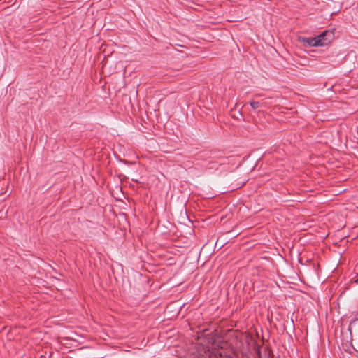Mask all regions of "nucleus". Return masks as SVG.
Masks as SVG:
<instances>
[{
    "label": "nucleus",
    "instance_id": "nucleus-9",
    "mask_svg": "<svg viewBox=\"0 0 358 358\" xmlns=\"http://www.w3.org/2000/svg\"><path fill=\"white\" fill-rule=\"evenodd\" d=\"M357 352H358V351H357Z\"/></svg>",
    "mask_w": 358,
    "mask_h": 358
},
{
    "label": "nucleus",
    "instance_id": "nucleus-2",
    "mask_svg": "<svg viewBox=\"0 0 358 358\" xmlns=\"http://www.w3.org/2000/svg\"><path fill=\"white\" fill-rule=\"evenodd\" d=\"M297 41L299 43H303L304 45H309V44L315 43L314 41H317V38H316V36L315 37H308V38H306V37H303V36H297Z\"/></svg>",
    "mask_w": 358,
    "mask_h": 358
},
{
    "label": "nucleus",
    "instance_id": "nucleus-1",
    "mask_svg": "<svg viewBox=\"0 0 358 358\" xmlns=\"http://www.w3.org/2000/svg\"><path fill=\"white\" fill-rule=\"evenodd\" d=\"M335 29H331L322 31L320 34L316 36L317 41H314L313 45H329L333 42L335 36Z\"/></svg>",
    "mask_w": 358,
    "mask_h": 358
},
{
    "label": "nucleus",
    "instance_id": "nucleus-8",
    "mask_svg": "<svg viewBox=\"0 0 358 358\" xmlns=\"http://www.w3.org/2000/svg\"><path fill=\"white\" fill-rule=\"evenodd\" d=\"M355 282L358 284V278L356 280Z\"/></svg>",
    "mask_w": 358,
    "mask_h": 358
},
{
    "label": "nucleus",
    "instance_id": "nucleus-4",
    "mask_svg": "<svg viewBox=\"0 0 358 358\" xmlns=\"http://www.w3.org/2000/svg\"><path fill=\"white\" fill-rule=\"evenodd\" d=\"M357 321H358V313H357L356 317L350 321V326H351L352 324H355ZM349 330H351L350 327H349Z\"/></svg>",
    "mask_w": 358,
    "mask_h": 358
},
{
    "label": "nucleus",
    "instance_id": "nucleus-6",
    "mask_svg": "<svg viewBox=\"0 0 358 358\" xmlns=\"http://www.w3.org/2000/svg\"><path fill=\"white\" fill-rule=\"evenodd\" d=\"M35 42H40V40L38 38H35L32 43H35Z\"/></svg>",
    "mask_w": 358,
    "mask_h": 358
},
{
    "label": "nucleus",
    "instance_id": "nucleus-7",
    "mask_svg": "<svg viewBox=\"0 0 358 358\" xmlns=\"http://www.w3.org/2000/svg\"><path fill=\"white\" fill-rule=\"evenodd\" d=\"M278 48H280L281 49V48H285V46L280 45V46H278Z\"/></svg>",
    "mask_w": 358,
    "mask_h": 358
},
{
    "label": "nucleus",
    "instance_id": "nucleus-5",
    "mask_svg": "<svg viewBox=\"0 0 358 358\" xmlns=\"http://www.w3.org/2000/svg\"><path fill=\"white\" fill-rule=\"evenodd\" d=\"M274 51H275L276 52L278 53V51L279 50L278 49H275L274 46H270Z\"/></svg>",
    "mask_w": 358,
    "mask_h": 358
},
{
    "label": "nucleus",
    "instance_id": "nucleus-3",
    "mask_svg": "<svg viewBox=\"0 0 358 358\" xmlns=\"http://www.w3.org/2000/svg\"><path fill=\"white\" fill-rule=\"evenodd\" d=\"M263 104V103L262 102H259V101H250V105L251 106L253 110H257V108H259L260 106H262Z\"/></svg>",
    "mask_w": 358,
    "mask_h": 358
}]
</instances>
